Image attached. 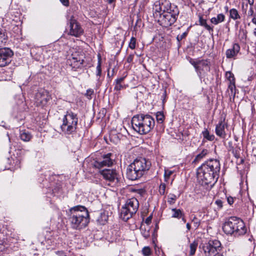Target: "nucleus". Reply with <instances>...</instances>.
I'll return each mask as SVG.
<instances>
[{
  "instance_id": "obj_50",
  "label": "nucleus",
  "mask_w": 256,
  "mask_h": 256,
  "mask_svg": "<svg viewBox=\"0 0 256 256\" xmlns=\"http://www.w3.org/2000/svg\"><path fill=\"white\" fill-rule=\"evenodd\" d=\"M254 8L252 6H250V10H248V16H254Z\"/></svg>"
},
{
  "instance_id": "obj_49",
  "label": "nucleus",
  "mask_w": 256,
  "mask_h": 256,
  "mask_svg": "<svg viewBox=\"0 0 256 256\" xmlns=\"http://www.w3.org/2000/svg\"><path fill=\"white\" fill-rule=\"evenodd\" d=\"M187 34L186 32H184L180 35H178L176 37V39L178 40V42H180L182 40L183 38H184Z\"/></svg>"
},
{
  "instance_id": "obj_26",
  "label": "nucleus",
  "mask_w": 256,
  "mask_h": 256,
  "mask_svg": "<svg viewBox=\"0 0 256 256\" xmlns=\"http://www.w3.org/2000/svg\"><path fill=\"white\" fill-rule=\"evenodd\" d=\"M84 62V60H78L76 58L74 57L72 58L71 64L74 66V68H80L82 66Z\"/></svg>"
},
{
  "instance_id": "obj_32",
  "label": "nucleus",
  "mask_w": 256,
  "mask_h": 256,
  "mask_svg": "<svg viewBox=\"0 0 256 256\" xmlns=\"http://www.w3.org/2000/svg\"><path fill=\"white\" fill-rule=\"evenodd\" d=\"M197 246H198V242L196 241L193 242L192 243H191L190 244V256H193L196 250Z\"/></svg>"
},
{
  "instance_id": "obj_41",
  "label": "nucleus",
  "mask_w": 256,
  "mask_h": 256,
  "mask_svg": "<svg viewBox=\"0 0 256 256\" xmlns=\"http://www.w3.org/2000/svg\"><path fill=\"white\" fill-rule=\"evenodd\" d=\"M6 38L7 36L6 32L2 30H0V42L2 43L4 42L6 40Z\"/></svg>"
},
{
  "instance_id": "obj_60",
  "label": "nucleus",
  "mask_w": 256,
  "mask_h": 256,
  "mask_svg": "<svg viewBox=\"0 0 256 256\" xmlns=\"http://www.w3.org/2000/svg\"><path fill=\"white\" fill-rule=\"evenodd\" d=\"M253 33L254 36L256 37V28H254Z\"/></svg>"
},
{
  "instance_id": "obj_46",
  "label": "nucleus",
  "mask_w": 256,
  "mask_h": 256,
  "mask_svg": "<svg viewBox=\"0 0 256 256\" xmlns=\"http://www.w3.org/2000/svg\"><path fill=\"white\" fill-rule=\"evenodd\" d=\"M192 222H194V226L196 228L199 226L200 224V220H198L196 216L193 218Z\"/></svg>"
},
{
  "instance_id": "obj_45",
  "label": "nucleus",
  "mask_w": 256,
  "mask_h": 256,
  "mask_svg": "<svg viewBox=\"0 0 256 256\" xmlns=\"http://www.w3.org/2000/svg\"><path fill=\"white\" fill-rule=\"evenodd\" d=\"M6 242L4 238H0V252L4 250L6 247Z\"/></svg>"
},
{
  "instance_id": "obj_34",
  "label": "nucleus",
  "mask_w": 256,
  "mask_h": 256,
  "mask_svg": "<svg viewBox=\"0 0 256 256\" xmlns=\"http://www.w3.org/2000/svg\"><path fill=\"white\" fill-rule=\"evenodd\" d=\"M226 77L229 81V83L235 82V78L234 74L230 72H227L226 74Z\"/></svg>"
},
{
  "instance_id": "obj_30",
  "label": "nucleus",
  "mask_w": 256,
  "mask_h": 256,
  "mask_svg": "<svg viewBox=\"0 0 256 256\" xmlns=\"http://www.w3.org/2000/svg\"><path fill=\"white\" fill-rule=\"evenodd\" d=\"M236 90L235 82L229 83L228 90L229 92V94L234 97L236 95Z\"/></svg>"
},
{
  "instance_id": "obj_8",
  "label": "nucleus",
  "mask_w": 256,
  "mask_h": 256,
  "mask_svg": "<svg viewBox=\"0 0 256 256\" xmlns=\"http://www.w3.org/2000/svg\"><path fill=\"white\" fill-rule=\"evenodd\" d=\"M188 60L190 63L194 68L196 72L199 77L204 76L210 70V62L207 59L194 60L189 58Z\"/></svg>"
},
{
  "instance_id": "obj_4",
  "label": "nucleus",
  "mask_w": 256,
  "mask_h": 256,
  "mask_svg": "<svg viewBox=\"0 0 256 256\" xmlns=\"http://www.w3.org/2000/svg\"><path fill=\"white\" fill-rule=\"evenodd\" d=\"M62 121V124L60 126V128L64 133L70 134L76 132L78 122L77 114L71 110H67Z\"/></svg>"
},
{
  "instance_id": "obj_56",
  "label": "nucleus",
  "mask_w": 256,
  "mask_h": 256,
  "mask_svg": "<svg viewBox=\"0 0 256 256\" xmlns=\"http://www.w3.org/2000/svg\"><path fill=\"white\" fill-rule=\"evenodd\" d=\"M228 202L230 204H232L234 203V199L232 197L228 198Z\"/></svg>"
},
{
  "instance_id": "obj_36",
  "label": "nucleus",
  "mask_w": 256,
  "mask_h": 256,
  "mask_svg": "<svg viewBox=\"0 0 256 256\" xmlns=\"http://www.w3.org/2000/svg\"><path fill=\"white\" fill-rule=\"evenodd\" d=\"M230 150L232 151V154L236 158H238L240 156V148L234 149L233 147H232Z\"/></svg>"
},
{
  "instance_id": "obj_15",
  "label": "nucleus",
  "mask_w": 256,
  "mask_h": 256,
  "mask_svg": "<svg viewBox=\"0 0 256 256\" xmlns=\"http://www.w3.org/2000/svg\"><path fill=\"white\" fill-rule=\"evenodd\" d=\"M112 154L108 153L104 154L102 156V160L95 162V166L98 168H101L104 166H110L114 164V160L112 158Z\"/></svg>"
},
{
  "instance_id": "obj_25",
  "label": "nucleus",
  "mask_w": 256,
  "mask_h": 256,
  "mask_svg": "<svg viewBox=\"0 0 256 256\" xmlns=\"http://www.w3.org/2000/svg\"><path fill=\"white\" fill-rule=\"evenodd\" d=\"M208 153L209 152L208 150H202V152L196 156L195 159L194 160V162H196L204 158Z\"/></svg>"
},
{
  "instance_id": "obj_33",
  "label": "nucleus",
  "mask_w": 256,
  "mask_h": 256,
  "mask_svg": "<svg viewBox=\"0 0 256 256\" xmlns=\"http://www.w3.org/2000/svg\"><path fill=\"white\" fill-rule=\"evenodd\" d=\"M156 118L158 122L162 123L164 120V113L162 112H158L156 114Z\"/></svg>"
},
{
  "instance_id": "obj_13",
  "label": "nucleus",
  "mask_w": 256,
  "mask_h": 256,
  "mask_svg": "<svg viewBox=\"0 0 256 256\" xmlns=\"http://www.w3.org/2000/svg\"><path fill=\"white\" fill-rule=\"evenodd\" d=\"M70 27L69 34L71 36L79 37L84 33V30L73 16L70 20Z\"/></svg>"
},
{
  "instance_id": "obj_12",
  "label": "nucleus",
  "mask_w": 256,
  "mask_h": 256,
  "mask_svg": "<svg viewBox=\"0 0 256 256\" xmlns=\"http://www.w3.org/2000/svg\"><path fill=\"white\" fill-rule=\"evenodd\" d=\"M51 99L49 92L44 90H40L36 94L35 103L37 106L44 107Z\"/></svg>"
},
{
  "instance_id": "obj_54",
  "label": "nucleus",
  "mask_w": 256,
  "mask_h": 256,
  "mask_svg": "<svg viewBox=\"0 0 256 256\" xmlns=\"http://www.w3.org/2000/svg\"><path fill=\"white\" fill-rule=\"evenodd\" d=\"M152 216H149L148 217L146 220H145V223L146 224L148 225L150 224L152 222Z\"/></svg>"
},
{
  "instance_id": "obj_43",
  "label": "nucleus",
  "mask_w": 256,
  "mask_h": 256,
  "mask_svg": "<svg viewBox=\"0 0 256 256\" xmlns=\"http://www.w3.org/2000/svg\"><path fill=\"white\" fill-rule=\"evenodd\" d=\"M132 191L136 192L138 194H139L140 196H143L145 193L146 191L144 189H136L134 188L132 189Z\"/></svg>"
},
{
  "instance_id": "obj_37",
  "label": "nucleus",
  "mask_w": 256,
  "mask_h": 256,
  "mask_svg": "<svg viewBox=\"0 0 256 256\" xmlns=\"http://www.w3.org/2000/svg\"><path fill=\"white\" fill-rule=\"evenodd\" d=\"M136 40L134 37H132L128 44V47L132 50H134L136 48Z\"/></svg>"
},
{
  "instance_id": "obj_31",
  "label": "nucleus",
  "mask_w": 256,
  "mask_h": 256,
  "mask_svg": "<svg viewBox=\"0 0 256 256\" xmlns=\"http://www.w3.org/2000/svg\"><path fill=\"white\" fill-rule=\"evenodd\" d=\"M20 137L22 140L24 142H28L30 140L32 136L28 132H22Z\"/></svg>"
},
{
  "instance_id": "obj_39",
  "label": "nucleus",
  "mask_w": 256,
  "mask_h": 256,
  "mask_svg": "<svg viewBox=\"0 0 256 256\" xmlns=\"http://www.w3.org/2000/svg\"><path fill=\"white\" fill-rule=\"evenodd\" d=\"M142 254L145 256H149L151 254V250L148 246H145L142 248Z\"/></svg>"
},
{
  "instance_id": "obj_48",
  "label": "nucleus",
  "mask_w": 256,
  "mask_h": 256,
  "mask_svg": "<svg viewBox=\"0 0 256 256\" xmlns=\"http://www.w3.org/2000/svg\"><path fill=\"white\" fill-rule=\"evenodd\" d=\"M172 172L170 170H165L164 172V179L166 181H168L170 176L172 174Z\"/></svg>"
},
{
  "instance_id": "obj_42",
  "label": "nucleus",
  "mask_w": 256,
  "mask_h": 256,
  "mask_svg": "<svg viewBox=\"0 0 256 256\" xmlns=\"http://www.w3.org/2000/svg\"><path fill=\"white\" fill-rule=\"evenodd\" d=\"M94 93V91L92 89L90 88L86 90V92L85 94V96L89 100H90L92 98V95H93Z\"/></svg>"
},
{
  "instance_id": "obj_17",
  "label": "nucleus",
  "mask_w": 256,
  "mask_h": 256,
  "mask_svg": "<svg viewBox=\"0 0 256 256\" xmlns=\"http://www.w3.org/2000/svg\"><path fill=\"white\" fill-rule=\"evenodd\" d=\"M104 178L110 182H114L118 180V174L114 170L106 169L100 172Z\"/></svg>"
},
{
  "instance_id": "obj_29",
  "label": "nucleus",
  "mask_w": 256,
  "mask_h": 256,
  "mask_svg": "<svg viewBox=\"0 0 256 256\" xmlns=\"http://www.w3.org/2000/svg\"><path fill=\"white\" fill-rule=\"evenodd\" d=\"M202 136L204 138L208 140L212 141L214 140L215 136L214 134H210L208 130L207 129H205L202 132Z\"/></svg>"
},
{
  "instance_id": "obj_22",
  "label": "nucleus",
  "mask_w": 256,
  "mask_h": 256,
  "mask_svg": "<svg viewBox=\"0 0 256 256\" xmlns=\"http://www.w3.org/2000/svg\"><path fill=\"white\" fill-rule=\"evenodd\" d=\"M225 16L222 14H220L217 15L216 17L212 18L210 19V22L214 24H218L224 20Z\"/></svg>"
},
{
  "instance_id": "obj_20",
  "label": "nucleus",
  "mask_w": 256,
  "mask_h": 256,
  "mask_svg": "<svg viewBox=\"0 0 256 256\" xmlns=\"http://www.w3.org/2000/svg\"><path fill=\"white\" fill-rule=\"evenodd\" d=\"M160 2L162 13H166L172 10L173 6H172L169 1L161 0Z\"/></svg>"
},
{
  "instance_id": "obj_11",
  "label": "nucleus",
  "mask_w": 256,
  "mask_h": 256,
  "mask_svg": "<svg viewBox=\"0 0 256 256\" xmlns=\"http://www.w3.org/2000/svg\"><path fill=\"white\" fill-rule=\"evenodd\" d=\"M204 166V170L210 171L216 175V178H218L220 168V162L216 159H210L202 164Z\"/></svg>"
},
{
  "instance_id": "obj_47",
  "label": "nucleus",
  "mask_w": 256,
  "mask_h": 256,
  "mask_svg": "<svg viewBox=\"0 0 256 256\" xmlns=\"http://www.w3.org/2000/svg\"><path fill=\"white\" fill-rule=\"evenodd\" d=\"M102 74V70H101V64L100 61L98 62V64L96 66V76H100Z\"/></svg>"
},
{
  "instance_id": "obj_7",
  "label": "nucleus",
  "mask_w": 256,
  "mask_h": 256,
  "mask_svg": "<svg viewBox=\"0 0 256 256\" xmlns=\"http://www.w3.org/2000/svg\"><path fill=\"white\" fill-rule=\"evenodd\" d=\"M197 178L202 185L210 184L211 186H214L218 180L214 174L204 170V166L202 165L197 170Z\"/></svg>"
},
{
  "instance_id": "obj_1",
  "label": "nucleus",
  "mask_w": 256,
  "mask_h": 256,
  "mask_svg": "<svg viewBox=\"0 0 256 256\" xmlns=\"http://www.w3.org/2000/svg\"><path fill=\"white\" fill-rule=\"evenodd\" d=\"M69 220L72 228L80 230L85 228L89 223L90 215L84 206H78L70 209Z\"/></svg>"
},
{
  "instance_id": "obj_18",
  "label": "nucleus",
  "mask_w": 256,
  "mask_h": 256,
  "mask_svg": "<svg viewBox=\"0 0 256 256\" xmlns=\"http://www.w3.org/2000/svg\"><path fill=\"white\" fill-rule=\"evenodd\" d=\"M226 126V124L224 122V120H221L216 126V134L221 138H225L226 136V132L225 131V127Z\"/></svg>"
},
{
  "instance_id": "obj_51",
  "label": "nucleus",
  "mask_w": 256,
  "mask_h": 256,
  "mask_svg": "<svg viewBox=\"0 0 256 256\" xmlns=\"http://www.w3.org/2000/svg\"><path fill=\"white\" fill-rule=\"evenodd\" d=\"M142 236H144V237L145 238H148L150 236V234L148 230L146 231V230H144V232L142 231Z\"/></svg>"
},
{
  "instance_id": "obj_9",
  "label": "nucleus",
  "mask_w": 256,
  "mask_h": 256,
  "mask_svg": "<svg viewBox=\"0 0 256 256\" xmlns=\"http://www.w3.org/2000/svg\"><path fill=\"white\" fill-rule=\"evenodd\" d=\"M178 13L177 6H173L172 10L169 12L162 13V15L159 17L158 20L163 26L168 27L174 23Z\"/></svg>"
},
{
  "instance_id": "obj_28",
  "label": "nucleus",
  "mask_w": 256,
  "mask_h": 256,
  "mask_svg": "<svg viewBox=\"0 0 256 256\" xmlns=\"http://www.w3.org/2000/svg\"><path fill=\"white\" fill-rule=\"evenodd\" d=\"M230 16L231 18L234 20L240 19V18L238 10L236 8H232L230 10Z\"/></svg>"
},
{
  "instance_id": "obj_19",
  "label": "nucleus",
  "mask_w": 256,
  "mask_h": 256,
  "mask_svg": "<svg viewBox=\"0 0 256 256\" xmlns=\"http://www.w3.org/2000/svg\"><path fill=\"white\" fill-rule=\"evenodd\" d=\"M240 50V46L238 44H234L232 48L228 49L226 52L228 58H231L236 56Z\"/></svg>"
},
{
  "instance_id": "obj_27",
  "label": "nucleus",
  "mask_w": 256,
  "mask_h": 256,
  "mask_svg": "<svg viewBox=\"0 0 256 256\" xmlns=\"http://www.w3.org/2000/svg\"><path fill=\"white\" fill-rule=\"evenodd\" d=\"M108 218V214L103 212L100 214L98 219V220L100 224L104 225L107 222Z\"/></svg>"
},
{
  "instance_id": "obj_5",
  "label": "nucleus",
  "mask_w": 256,
  "mask_h": 256,
  "mask_svg": "<svg viewBox=\"0 0 256 256\" xmlns=\"http://www.w3.org/2000/svg\"><path fill=\"white\" fill-rule=\"evenodd\" d=\"M200 248L204 256H224L223 254L220 252L222 250V244L217 240H210L201 244Z\"/></svg>"
},
{
  "instance_id": "obj_2",
  "label": "nucleus",
  "mask_w": 256,
  "mask_h": 256,
  "mask_svg": "<svg viewBox=\"0 0 256 256\" xmlns=\"http://www.w3.org/2000/svg\"><path fill=\"white\" fill-rule=\"evenodd\" d=\"M154 119L148 114H138L132 120L133 129L140 134L148 133L154 128Z\"/></svg>"
},
{
  "instance_id": "obj_55",
  "label": "nucleus",
  "mask_w": 256,
  "mask_h": 256,
  "mask_svg": "<svg viewBox=\"0 0 256 256\" xmlns=\"http://www.w3.org/2000/svg\"><path fill=\"white\" fill-rule=\"evenodd\" d=\"M60 0L65 6H68L69 4L68 0Z\"/></svg>"
},
{
  "instance_id": "obj_61",
  "label": "nucleus",
  "mask_w": 256,
  "mask_h": 256,
  "mask_svg": "<svg viewBox=\"0 0 256 256\" xmlns=\"http://www.w3.org/2000/svg\"><path fill=\"white\" fill-rule=\"evenodd\" d=\"M166 92L164 91V95L165 96L166 95Z\"/></svg>"
},
{
  "instance_id": "obj_40",
  "label": "nucleus",
  "mask_w": 256,
  "mask_h": 256,
  "mask_svg": "<svg viewBox=\"0 0 256 256\" xmlns=\"http://www.w3.org/2000/svg\"><path fill=\"white\" fill-rule=\"evenodd\" d=\"M166 186L164 183H162L159 186V192L161 195H164L166 192Z\"/></svg>"
},
{
  "instance_id": "obj_21",
  "label": "nucleus",
  "mask_w": 256,
  "mask_h": 256,
  "mask_svg": "<svg viewBox=\"0 0 256 256\" xmlns=\"http://www.w3.org/2000/svg\"><path fill=\"white\" fill-rule=\"evenodd\" d=\"M152 10L154 16L155 18L160 17V15H162L160 1H156L154 3Z\"/></svg>"
},
{
  "instance_id": "obj_38",
  "label": "nucleus",
  "mask_w": 256,
  "mask_h": 256,
  "mask_svg": "<svg viewBox=\"0 0 256 256\" xmlns=\"http://www.w3.org/2000/svg\"><path fill=\"white\" fill-rule=\"evenodd\" d=\"M126 88V86H123L122 84V83L114 81V90L116 91H120L122 88Z\"/></svg>"
},
{
  "instance_id": "obj_16",
  "label": "nucleus",
  "mask_w": 256,
  "mask_h": 256,
  "mask_svg": "<svg viewBox=\"0 0 256 256\" xmlns=\"http://www.w3.org/2000/svg\"><path fill=\"white\" fill-rule=\"evenodd\" d=\"M143 176L131 163L128 167L126 170V176L128 178L132 180H136L142 178Z\"/></svg>"
},
{
  "instance_id": "obj_53",
  "label": "nucleus",
  "mask_w": 256,
  "mask_h": 256,
  "mask_svg": "<svg viewBox=\"0 0 256 256\" xmlns=\"http://www.w3.org/2000/svg\"><path fill=\"white\" fill-rule=\"evenodd\" d=\"M134 58V55L133 54H130L127 58V62H132Z\"/></svg>"
},
{
  "instance_id": "obj_6",
  "label": "nucleus",
  "mask_w": 256,
  "mask_h": 256,
  "mask_svg": "<svg viewBox=\"0 0 256 256\" xmlns=\"http://www.w3.org/2000/svg\"><path fill=\"white\" fill-rule=\"evenodd\" d=\"M139 207V202L135 198L128 200L122 208L120 216L124 221H127L134 214Z\"/></svg>"
},
{
  "instance_id": "obj_10",
  "label": "nucleus",
  "mask_w": 256,
  "mask_h": 256,
  "mask_svg": "<svg viewBox=\"0 0 256 256\" xmlns=\"http://www.w3.org/2000/svg\"><path fill=\"white\" fill-rule=\"evenodd\" d=\"M132 164L134 165V168H136L142 176L147 172L151 166L150 162L143 158L135 159Z\"/></svg>"
},
{
  "instance_id": "obj_35",
  "label": "nucleus",
  "mask_w": 256,
  "mask_h": 256,
  "mask_svg": "<svg viewBox=\"0 0 256 256\" xmlns=\"http://www.w3.org/2000/svg\"><path fill=\"white\" fill-rule=\"evenodd\" d=\"M177 199L176 196L174 194H170L168 196V202L170 204H173Z\"/></svg>"
},
{
  "instance_id": "obj_52",
  "label": "nucleus",
  "mask_w": 256,
  "mask_h": 256,
  "mask_svg": "<svg viewBox=\"0 0 256 256\" xmlns=\"http://www.w3.org/2000/svg\"><path fill=\"white\" fill-rule=\"evenodd\" d=\"M216 204L218 206V208H221L222 207V202L220 200H216L215 202Z\"/></svg>"
},
{
  "instance_id": "obj_57",
  "label": "nucleus",
  "mask_w": 256,
  "mask_h": 256,
  "mask_svg": "<svg viewBox=\"0 0 256 256\" xmlns=\"http://www.w3.org/2000/svg\"><path fill=\"white\" fill-rule=\"evenodd\" d=\"M186 226L188 231L190 230L191 229V226L190 223H187L186 224Z\"/></svg>"
},
{
  "instance_id": "obj_58",
  "label": "nucleus",
  "mask_w": 256,
  "mask_h": 256,
  "mask_svg": "<svg viewBox=\"0 0 256 256\" xmlns=\"http://www.w3.org/2000/svg\"><path fill=\"white\" fill-rule=\"evenodd\" d=\"M180 218L182 219V222H184L185 223L186 222V219L185 218L184 214H183L182 216V218Z\"/></svg>"
},
{
  "instance_id": "obj_59",
  "label": "nucleus",
  "mask_w": 256,
  "mask_h": 256,
  "mask_svg": "<svg viewBox=\"0 0 256 256\" xmlns=\"http://www.w3.org/2000/svg\"><path fill=\"white\" fill-rule=\"evenodd\" d=\"M115 0H107L108 4H112Z\"/></svg>"
},
{
  "instance_id": "obj_23",
  "label": "nucleus",
  "mask_w": 256,
  "mask_h": 256,
  "mask_svg": "<svg viewBox=\"0 0 256 256\" xmlns=\"http://www.w3.org/2000/svg\"><path fill=\"white\" fill-rule=\"evenodd\" d=\"M172 217L173 218H176L178 219H180V218L182 216V215L184 214L182 210L180 209H177L176 208H172Z\"/></svg>"
},
{
  "instance_id": "obj_24",
  "label": "nucleus",
  "mask_w": 256,
  "mask_h": 256,
  "mask_svg": "<svg viewBox=\"0 0 256 256\" xmlns=\"http://www.w3.org/2000/svg\"><path fill=\"white\" fill-rule=\"evenodd\" d=\"M199 24L201 26H204L210 32H213V28L207 24L206 20L202 18V16H199Z\"/></svg>"
},
{
  "instance_id": "obj_44",
  "label": "nucleus",
  "mask_w": 256,
  "mask_h": 256,
  "mask_svg": "<svg viewBox=\"0 0 256 256\" xmlns=\"http://www.w3.org/2000/svg\"><path fill=\"white\" fill-rule=\"evenodd\" d=\"M127 75H128L127 72H124L122 74V76L116 78L115 80V82L122 83L124 80L125 78L127 76Z\"/></svg>"
},
{
  "instance_id": "obj_14",
  "label": "nucleus",
  "mask_w": 256,
  "mask_h": 256,
  "mask_svg": "<svg viewBox=\"0 0 256 256\" xmlns=\"http://www.w3.org/2000/svg\"><path fill=\"white\" fill-rule=\"evenodd\" d=\"M12 55L13 52L9 48H0V66H4L8 64Z\"/></svg>"
},
{
  "instance_id": "obj_3",
  "label": "nucleus",
  "mask_w": 256,
  "mask_h": 256,
  "mask_svg": "<svg viewBox=\"0 0 256 256\" xmlns=\"http://www.w3.org/2000/svg\"><path fill=\"white\" fill-rule=\"evenodd\" d=\"M222 230L226 234L234 236L243 235L246 232L244 222L240 218L235 216L230 218L224 222Z\"/></svg>"
}]
</instances>
